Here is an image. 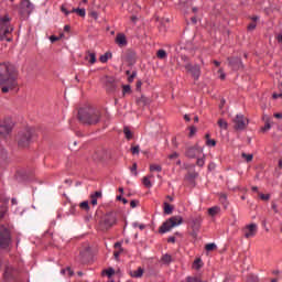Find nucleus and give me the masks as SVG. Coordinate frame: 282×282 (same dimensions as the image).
Instances as JSON below:
<instances>
[{
    "mask_svg": "<svg viewBox=\"0 0 282 282\" xmlns=\"http://www.w3.org/2000/svg\"><path fill=\"white\" fill-rule=\"evenodd\" d=\"M19 70L17 66L10 62L0 63V89L2 94H8L19 87Z\"/></svg>",
    "mask_w": 282,
    "mask_h": 282,
    "instance_id": "obj_1",
    "label": "nucleus"
},
{
    "mask_svg": "<svg viewBox=\"0 0 282 282\" xmlns=\"http://www.w3.org/2000/svg\"><path fill=\"white\" fill-rule=\"evenodd\" d=\"M77 118L82 124L89 127L98 124L102 120V112L99 109L86 107L78 110Z\"/></svg>",
    "mask_w": 282,
    "mask_h": 282,
    "instance_id": "obj_2",
    "label": "nucleus"
},
{
    "mask_svg": "<svg viewBox=\"0 0 282 282\" xmlns=\"http://www.w3.org/2000/svg\"><path fill=\"white\" fill-rule=\"evenodd\" d=\"M34 140V130L26 128L18 133L17 141L20 149H25Z\"/></svg>",
    "mask_w": 282,
    "mask_h": 282,
    "instance_id": "obj_3",
    "label": "nucleus"
},
{
    "mask_svg": "<svg viewBox=\"0 0 282 282\" xmlns=\"http://www.w3.org/2000/svg\"><path fill=\"white\" fill-rule=\"evenodd\" d=\"M184 223V218L182 216H172L162 226L159 228V232L164 235L165 232H171L173 228H177V226H182Z\"/></svg>",
    "mask_w": 282,
    "mask_h": 282,
    "instance_id": "obj_4",
    "label": "nucleus"
},
{
    "mask_svg": "<svg viewBox=\"0 0 282 282\" xmlns=\"http://www.w3.org/2000/svg\"><path fill=\"white\" fill-rule=\"evenodd\" d=\"M117 223H118V216L116 215V213L110 212L100 218L99 228L100 230H109V228H112V226H116Z\"/></svg>",
    "mask_w": 282,
    "mask_h": 282,
    "instance_id": "obj_5",
    "label": "nucleus"
},
{
    "mask_svg": "<svg viewBox=\"0 0 282 282\" xmlns=\"http://www.w3.org/2000/svg\"><path fill=\"white\" fill-rule=\"evenodd\" d=\"M13 31L14 28L10 25V17H0V41L6 40V36H8V34L12 33Z\"/></svg>",
    "mask_w": 282,
    "mask_h": 282,
    "instance_id": "obj_6",
    "label": "nucleus"
},
{
    "mask_svg": "<svg viewBox=\"0 0 282 282\" xmlns=\"http://www.w3.org/2000/svg\"><path fill=\"white\" fill-rule=\"evenodd\" d=\"M10 243H12V235L10 234V229L6 226H0V248L6 250L10 248Z\"/></svg>",
    "mask_w": 282,
    "mask_h": 282,
    "instance_id": "obj_7",
    "label": "nucleus"
},
{
    "mask_svg": "<svg viewBox=\"0 0 282 282\" xmlns=\"http://www.w3.org/2000/svg\"><path fill=\"white\" fill-rule=\"evenodd\" d=\"M257 232H259V226L254 223L241 228V234L245 239H252L253 237H257Z\"/></svg>",
    "mask_w": 282,
    "mask_h": 282,
    "instance_id": "obj_8",
    "label": "nucleus"
},
{
    "mask_svg": "<svg viewBox=\"0 0 282 282\" xmlns=\"http://www.w3.org/2000/svg\"><path fill=\"white\" fill-rule=\"evenodd\" d=\"M234 129L236 131H243L249 124L248 118H246L243 115H237L234 120Z\"/></svg>",
    "mask_w": 282,
    "mask_h": 282,
    "instance_id": "obj_9",
    "label": "nucleus"
},
{
    "mask_svg": "<svg viewBox=\"0 0 282 282\" xmlns=\"http://www.w3.org/2000/svg\"><path fill=\"white\" fill-rule=\"evenodd\" d=\"M185 69L186 72H188V74H191L194 80H199V76H202V67L199 66V64L193 65L191 63H187L185 64Z\"/></svg>",
    "mask_w": 282,
    "mask_h": 282,
    "instance_id": "obj_10",
    "label": "nucleus"
},
{
    "mask_svg": "<svg viewBox=\"0 0 282 282\" xmlns=\"http://www.w3.org/2000/svg\"><path fill=\"white\" fill-rule=\"evenodd\" d=\"M12 129H14V123H12V121H3L0 124V135L2 138H8V135L12 133Z\"/></svg>",
    "mask_w": 282,
    "mask_h": 282,
    "instance_id": "obj_11",
    "label": "nucleus"
},
{
    "mask_svg": "<svg viewBox=\"0 0 282 282\" xmlns=\"http://www.w3.org/2000/svg\"><path fill=\"white\" fill-rule=\"evenodd\" d=\"M102 85L106 87L107 91H116V78L112 76H104L101 78Z\"/></svg>",
    "mask_w": 282,
    "mask_h": 282,
    "instance_id": "obj_12",
    "label": "nucleus"
},
{
    "mask_svg": "<svg viewBox=\"0 0 282 282\" xmlns=\"http://www.w3.org/2000/svg\"><path fill=\"white\" fill-rule=\"evenodd\" d=\"M32 12H34V4L30 0H23L21 2L20 13L30 15Z\"/></svg>",
    "mask_w": 282,
    "mask_h": 282,
    "instance_id": "obj_13",
    "label": "nucleus"
},
{
    "mask_svg": "<svg viewBox=\"0 0 282 282\" xmlns=\"http://www.w3.org/2000/svg\"><path fill=\"white\" fill-rule=\"evenodd\" d=\"M227 61L229 63V67H231L234 72H238V69L243 67V62H241V58L239 57H228Z\"/></svg>",
    "mask_w": 282,
    "mask_h": 282,
    "instance_id": "obj_14",
    "label": "nucleus"
},
{
    "mask_svg": "<svg viewBox=\"0 0 282 282\" xmlns=\"http://www.w3.org/2000/svg\"><path fill=\"white\" fill-rule=\"evenodd\" d=\"M89 257H91V253L89 247H87L85 250L79 252V256L76 258V261H78V263H88Z\"/></svg>",
    "mask_w": 282,
    "mask_h": 282,
    "instance_id": "obj_15",
    "label": "nucleus"
},
{
    "mask_svg": "<svg viewBox=\"0 0 282 282\" xmlns=\"http://www.w3.org/2000/svg\"><path fill=\"white\" fill-rule=\"evenodd\" d=\"M192 230H199L202 228V216H195L191 218Z\"/></svg>",
    "mask_w": 282,
    "mask_h": 282,
    "instance_id": "obj_16",
    "label": "nucleus"
},
{
    "mask_svg": "<svg viewBox=\"0 0 282 282\" xmlns=\"http://www.w3.org/2000/svg\"><path fill=\"white\" fill-rule=\"evenodd\" d=\"M115 43L119 45V47H127V35L123 33H118Z\"/></svg>",
    "mask_w": 282,
    "mask_h": 282,
    "instance_id": "obj_17",
    "label": "nucleus"
},
{
    "mask_svg": "<svg viewBox=\"0 0 282 282\" xmlns=\"http://www.w3.org/2000/svg\"><path fill=\"white\" fill-rule=\"evenodd\" d=\"M85 61H88L90 65H94L96 63V53L90 51L86 52Z\"/></svg>",
    "mask_w": 282,
    "mask_h": 282,
    "instance_id": "obj_18",
    "label": "nucleus"
},
{
    "mask_svg": "<svg viewBox=\"0 0 282 282\" xmlns=\"http://www.w3.org/2000/svg\"><path fill=\"white\" fill-rule=\"evenodd\" d=\"M185 156L189 158L192 160L197 158V150H196V148H187V150L185 151Z\"/></svg>",
    "mask_w": 282,
    "mask_h": 282,
    "instance_id": "obj_19",
    "label": "nucleus"
},
{
    "mask_svg": "<svg viewBox=\"0 0 282 282\" xmlns=\"http://www.w3.org/2000/svg\"><path fill=\"white\" fill-rule=\"evenodd\" d=\"M143 274H144V269H142L141 267H139L138 270L130 272V275L133 279H140V278H142Z\"/></svg>",
    "mask_w": 282,
    "mask_h": 282,
    "instance_id": "obj_20",
    "label": "nucleus"
},
{
    "mask_svg": "<svg viewBox=\"0 0 282 282\" xmlns=\"http://www.w3.org/2000/svg\"><path fill=\"white\" fill-rule=\"evenodd\" d=\"M138 105H141L142 107H147V105H151V99L147 96H141L139 99H137Z\"/></svg>",
    "mask_w": 282,
    "mask_h": 282,
    "instance_id": "obj_21",
    "label": "nucleus"
},
{
    "mask_svg": "<svg viewBox=\"0 0 282 282\" xmlns=\"http://www.w3.org/2000/svg\"><path fill=\"white\" fill-rule=\"evenodd\" d=\"M161 262H163L164 265H170L171 263H173V257L169 253H165L161 257Z\"/></svg>",
    "mask_w": 282,
    "mask_h": 282,
    "instance_id": "obj_22",
    "label": "nucleus"
},
{
    "mask_svg": "<svg viewBox=\"0 0 282 282\" xmlns=\"http://www.w3.org/2000/svg\"><path fill=\"white\" fill-rule=\"evenodd\" d=\"M163 210L165 215H173V205L169 203H163Z\"/></svg>",
    "mask_w": 282,
    "mask_h": 282,
    "instance_id": "obj_23",
    "label": "nucleus"
},
{
    "mask_svg": "<svg viewBox=\"0 0 282 282\" xmlns=\"http://www.w3.org/2000/svg\"><path fill=\"white\" fill-rule=\"evenodd\" d=\"M123 133H124V138L127 140H132L133 139V132H131V129L129 127H124L123 128Z\"/></svg>",
    "mask_w": 282,
    "mask_h": 282,
    "instance_id": "obj_24",
    "label": "nucleus"
},
{
    "mask_svg": "<svg viewBox=\"0 0 282 282\" xmlns=\"http://www.w3.org/2000/svg\"><path fill=\"white\" fill-rule=\"evenodd\" d=\"M203 267H204V262H202L199 258H197L193 263L194 270H202Z\"/></svg>",
    "mask_w": 282,
    "mask_h": 282,
    "instance_id": "obj_25",
    "label": "nucleus"
},
{
    "mask_svg": "<svg viewBox=\"0 0 282 282\" xmlns=\"http://www.w3.org/2000/svg\"><path fill=\"white\" fill-rule=\"evenodd\" d=\"M263 120H265V124L262 128V131H270V129H272V126L270 124V117L265 116Z\"/></svg>",
    "mask_w": 282,
    "mask_h": 282,
    "instance_id": "obj_26",
    "label": "nucleus"
},
{
    "mask_svg": "<svg viewBox=\"0 0 282 282\" xmlns=\"http://www.w3.org/2000/svg\"><path fill=\"white\" fill-rule=\"evenodd\" d=\"M142 184L145 186V188H151L153 186V183H151L149 176H144L142 178Z\"/></svg>",
    "mask_w": 282,
    "mask_h": 282,
    "instance_id": "obj_27",
    "label": "nucleus"
},
{
    "mask_svg": "<svg viewBox=\"0 0 282 282\" xmlns=\"http://www.w3.org/2000/svg\"><path fill=\"white\" fill-rule=\"evenodd\" d=\"M111 56H112L111 53L107 52L99 57V61H100V63H107V61H109V58H111Z\"/></svg>",
    "mask_w": 282,
    "mask_h": 282,
    "instance_id": "obj_28",
    "label": "nucleus"
},
{
    "mask_svg": "<svg viewBox=\"0 0 282 282\" xmlns=\"http://www.w3.org/2000/svg\"><path fill=\"white\" fill-rule=\"evenodd\" d=\"M150 171L151 172H156V173H162V165L151 164L150 165Z\"/></svg>",
    "mask_w": 282,
    "mask_h": 282,
    "instance_id": "obj_29",
    "label": "nucleus"
},
{
    "mask_svg": "<svg viewBox=\"0 0 282 282\" xmlns=\"http://www.w3.org/2000/svg\"><path fill=\"white\" fill-rule=\"evenodd\" d=\"M156 56H158V58H160L161 61H164V58H166V56H167L166 51H164V50H159V51L156 52Z\"/></svg>",
    "mask_w": 282,
    "mask_h": 282,
    "instance_id": "obj_30",
    "label": "nucleus"
},
{
    "mask_svg": "<svg viewBox=\"0 0 282 282\" xmlns=\"http://www.w3.org/2000/svg\"><path fill=\"white\" fill-rule=\"evenodd\" d=\"M205 250H207V252H213V250H217V245H215V242L207 243Z\"/></svg>",
    "mask_w": 282,
    "mask_h": 282,
    "instance_id": "obj_31",
    "label": "nucleus"
},
{
    "mask_svg": "<svg viewBox=\"0 0 282 282\" xmlns=\"http://www.w3.org/2000/svg\"><path fill=\"white\" fill-rule=\"evenodd\" d=\"M104 273L108 276V279H111L116 274V270H113V268H109L108 270H105Z\"/></svg>",
    "mask_w": 282,
    "mask_h": 282,
    "instance_id": "obj_32",
    "label": "nucleus"
},
{
    "mask_svg": "<svg viewBox=\"0 0 282 282\" xmlns=\"http://www.w3.org/2000/svg\"><path fill=\"white\" fill-rule=\"evenodd\" d=\"M218 127L220 128V129H228V122L226 121V120H224V119H219L218 120Z\"/></svg>",
    "mask_w": 282,
    "mask_h": 282,
    "instance_id": "obj_33",
    "label": "nucleus"
},
{
    "mask_svg": "<svg viewBox=\"0 0 282 282\" xmlns=\"http://www.w3.org/2000/svg\"><path fill=\"white\" fill-rule=\"evenodd\" d=\"M79 208H82V210H86L89 212V202L84 200L79 204Z\"/></svg>",
    "mask_w": 282,
    "mask_h": 282,
    "instance_id": "obj_34",
    "label": "nucleus"
},
{
    "mask_svg": "<svg viewBox=\"0 0 282 282\" xmlns=\"http://www.w3.org/2000/svg\"><path fill=\"white\" fill-rule=\"evenodd\" d=\"M72 12H76V14H78L79 17H83V18H85V15L87 14L85 9H73Z\"/></svg>",
    "mask_w": 282,
    "mask_h": 282,
    "instance_id": "obj_35",
    "label": "nucleus"
},
{
    "mask_svg": "<svg viewBox=\"0 0 282 282\" xmlns=\"http://www.w3.org/2000/svg\"><path fill=\"white\" fill-rule=\"evenodd\" d=\"M219 213V207H212L208 209V214L212 216V217H215V215H217Z\"/></svg>",
    "mask_w": 282,
    "mask_h": 282,
    "instance_id": "obj_36",
    "label": "nucleus"
},
{
    "mask_svg": "<svg viewBox=\"0 0 282 282\" xmlns=\"http://www.w3.org/2000/svg\"><path fill=\"white\" fill-rule=\"evenodd\" d=\"M62 274H67L68 276H74V271L72 268L62 269Z\"/></svg>",
    "mask_w": 282,
    "mask_h": 282,
    "instance_id": "obj_37",
    "label": "nucleus"
},
{
    "mask_svg": "<svg viewBox=\"0 0 282 282\" xmlns=\"http://www.w3.org/2000/svg\"><path fill=\"white\" fill-rule=\"evenodd\" d=\"M241 156L243 158V160H246V162H252V159L254 158V155L247 154L246 152H243Z\"/></svg>",
    "mask_w": 282,
    "mask_h": 282,
    "instance_id": "obj_38",
    "label": "nucleus"
},
{
    "mask_svg": "<svg viewBox=\"0 0 282 282\" xmlns=\"http://www.w3.org/2000/svg\"><path fill=\"white\" fill-rule=\"evenodd\" d=\"M61 12H63L66 17H68V14H72V11L67 10V7L65 4L61 6Z\"/></svg>",
    "mask_w": 282,
    "mask_h": 282,
    "instance_id": "obj_39",
    "label": "nucleus"
},
{
    "mask_svg": "<svg viewBox=\"0 0 282 282\" xmlns=\"http://www.w3.org/2000/svg\"><path fill=\"white\" fill-rule=\"evenodd\" d=\"M132 155H139L140 154V145H135L131 148Z\"/></svg>",
    "mask_w": 282,
    "mask_h": 282,
    "instance_id": "obj_40",
    "label": "nucleus"
},
{
    "mask_svg": "<svg viewBox=\"0 0 282 282\" xmlns=\"http://www.w3.org/2000/svg\"><path fill=\"white\" fill-rule=\"evenodd\" d=\"M131 173H133L135 176H138V163H133L130 167Z\"/></svg>",
    "mask_w": 282,
    "mask_h": 282,
    "instance_id": "obj_41",
    "label": "nucleus"
},
{
    "mask_svg": "<svg viewBox=\"0 0 282 282\" xmlns=\"http://www.w3.org/2000/svg\"><path fill=\"white\" fill-rule=\"evenodd\" d=\"M206 144L207 147H217V141H215V139H208Z\"/></svg>",
    "mask_w": 282,
    "mask_h": 282,
    "instance_id": "obj_42",
    "label": "nucleus"
},
{
    "mask_svg": "<svg viewBox=\"0 0 282 282\" xmlns=\"http://www.w3.org/2000/svg\"><path fill=\"white\" fill-rule=\"evenodd\" d=\"M220 80H226V73H224V68L218 69Z\"/></svg>",
    "mask_w": 282,
    "mask_h": 282,
    "instance_id": "obj_43",
    "label": "nucleus"
},
{
    "mask_svg": "<svg viewBox=\"0 0 282 282\" xmlns=\"http://www.w3.org/2000/svg\"><path fill=\"white\" fill-rule=\"evenodd\" d=\"M195 133H197V128L195 126H192L189 128V138H193V135H195Z\"/></svg>",
    "mask_w": 282,
    "mask_h": 282,
    "instance_id": "obj_44",
    "label": "nucleus"
},
{
    "mask_svg": "<svg viewBox=\"0 0 282 282\" xmlns=\"http://www.w3.org/2000/svg\"><path fill=\"white\" fill-rule=\"evenodd\" d=\"M122 91H123V95L124 94H131V86L130 85H124Z\"/></svg>",
    "mask_w": 282,
    "mask_h": 282,
    "instance_id": "obj_45",
    "label": "nucleus"
},
{
    "mask_svg": "<svg viewBox=\"0 0 282 282\" xmlns=\"http://www.w3.org/2000/svg\"><path fill=\"white\" fill-rule=\"evenodd\" d=\"M178 158H180V153H177V152H174L169 155V160H177Z\"/></svg>",
    "mask_w": 282,
    "mask_h": 282,
    "instance_id": "obj_46",
    "label": "nucleus"
},
{
    "mask_svg": "<svg viewBox=\"0 0 282 282\" xmlns=\"http://www.w3.org/2000/svg\"><path fill=\"white\" fill-rule=\"evenodd\" d=\"M260 199L268 202L270 199V194H260Z\"/></svg>",
    "mask_w": 282,
    "mask_h": 282,
    "instance_id": "obj_47",
    "label": "nucleus"
},
{
    "mask_svg": "<svg viewBox=\"0 0 282 282\" xmlns=\"http://www.w3.org/2000/svg\"><path fill=\"white\" fill-rule=\"evenodd\" d=\"M135 76H138L137 72H132V74L128 77V82L129 83H133V78H135Z\"/></svg>",
    "mask_w": 282,
    "mask_h": 282,
    "instance_id": "obj_48",
    "label": "nucleus"
},
{
    "mask_svg": "<svg viewBox=\"0 0 282 282\" xmlns=\"http://www.w3.org/2000/svg\"><path fill=\"white\" fill-rule=\"evenodd\" d=\"M196 164H197V166H204V164H206V161H204V159H197V161H196Z\"/></svg>",
    "mask_w": 282,
    "mask_h": 282,
    "instance_id": "obj_49",
    "label": "nucleus"
},
{
    "mask_svg": "<svg viewBox=\"0 0 282 282\" xmlns=\"http://www.w3.org/2000/svg\"><path fill=\"white\" fill-rule=\"evenodd\" d=\"M90 204H93V206H97L98 205V198H95L93 195H90Z\"/></svg>",
    "mask_w": 282,
    "mask_h": 282,
    "instance_id": "obj_50",
    "label": "nucleus"
},
{
    "mask_svg": "<svg viewBox=\"0 0 282 282\" xmlns=\"http://www.w3.org/2000/svg\"><path fill=\"white\" fill-rule=\"evenodd\" d=\"M138 204H140V200H131V202H130L131 208H137V207H138Z\"/></svg>",
    "mask_w": 282,
    "mask_h": 282,
    "instance_id": "obj_51",
    "label": "nucleus"
},
{
    "mask_svg": "<svg viewBox=\"0 0 282 282\" xmlns=\"http://www.w3.org/2000/svg\"><path fill=\"white\" fill-rule=\"evenodd\" d=\"M91 196L98 199L102 197V192H95L94 194H91Z\"/></svg>",
    "mask_w": 282,
    "mask_h": 282,
    "instance_id": "obj_52",
    "label": "nucleus"
},
{
    "mask_svg": "<svg viewBox=\"0 0 282 282\" xmlns=\"http://www.w3.org/2000/svg\"><path fill=\"white\" fill-rule=\"evenodd\" d=\"M120 254H122V251H121V250L115 251V252H113L115 259H116V260L120 259Z\"/></svg>",
    "mask_w": 282,
    "mask_h": 282,
    "instance_id": "obj_53",
    "label": "nucleus"
},
{
    "mask_svg": "<svg viewBox=\"0 0 282 282\" xmlns=\"http://www.w3.org/2000/svg\"><path fill=\"white\" fill-rule=\"evenodd\" d=\"M247 282H259L257 280V278L254 275H250L248 279H247Z\"/></svg>",
    "mask_w": 282,
    "mask_h": 282,
    "instance_id": "obj_54",
    "label": "nucleus"
},
{
    "mask_svg": "<svg viewBox=\"0 0 282 282\" xmlns=\"http://www.w3.org/2000/svg\"><path fill=\"white\" fill-rule=\"evenodd\" d=\"M58 36H56V35H51L50 36V41H51V43H56V41H58Z\"/></svg>",
    "mask_w": 282,
    "mask_h": 282,
    "instance_id": "obj_55",
    "label": "nucleus"
},
{
    "mask_svg": "<svg viewBox=\"0 0 282 282\" xmlns=\"http://www.w3.org/2000/svg\"><path fill=\"white\" fill-rule=\"evenodd\" d=\"M181 59L183 61V63H185V65H187V63H191V62H188V56H186V55H182Z\"/></svg>",
    "mask_w": 282,
    "mask_h": 282,
    "instance_id": "obj_56",
    "label": "nucleus"
},
{
    "mask_svg": "<svg viewBox=\"0 0 282 282\" xmlns=\"http://www.w3.org/2000/svg\"><path fill=\"white\" fill-rule=\"evenodd\" d=\"M176 239L175 236H171L167 238V243H175Z\"/></svg>",
    "mask_w": 282,
    "mask_h": 282,
    "instance_id": "obj_57",
    "label": "nucleus"
},
{
    "mask_svg": "<svg viewBox=\"0 0 282 282\" xmlns=\"http://www.w3.org/2000/svg\"><path fill=\"white\" fill-rule=\"evenodd\" d=\"M118 202H123V204H128L129 200L122 196H117Z\"/></svg>",
    "mask_w": 282,
    "mask_h": 282,
    "instance_id": "obj_58",
    "label": "nucleus"
},
{
    "mask_svg": "<svg viewBox=\"0 0 282 282\" xmlns=\"http://www.w3.org/2000/svg\"><path fill=\"white\" fill-rule=\"evenodd\" d=\"M278 43H280V45H282V33H279L276 36H275Z\"/></svg>",
    "mask_w": 282,
    "mask_h": 282,
    "instance_id": "obj_59",
    "label": "nucleus"
},
{
    "mask_svg": "<svg viewBox=\"0 0 282 282\" xmlns=\"http://www.w3.org/2000/svg\"><path fill=\"white\" fill-rule=\"evenodd\" d=\"M115 248H118L121 252L123 251L122 249V242H116Z\"/></svg>",
    "mask_w": 282,
    "mask_h": 282,
    "instance_id": "obj_60",
    "label": "nucleus"
},
{
    "mask_svg": "<svg viewBox=\"0 0 282 282\" xmlns=\"http://www.w3.org/2000/svg\"><path fill=\"white\" fill-rule=\"evenodd\" d=\"M257 24L256 23H251L248 25V30H256Z\"/></svg>",
    "mask_w": 282,
    "mask_h": 282,
    "instance_id": "obj_61",
    "label": "nucleus"
},
{
    "mask_svg": "<svg viewBox=\"0 0 282 282\" xmlns=\"http://www.w3.org/2000/svg\"><path fill=\"white\" fill-rule=\"evenodd\" d=\"M273 116H274V118H278L279 120H281V118H282V113L281 112H276Z\"/></svg>",
    "mask_w": 282,
    "mask_h": 282,
    "instance_id": "obj_62",
    "label": "nucleus"
},
{
    "mask_svg": "<svg viewBox=\"0 0 282 282\" xmlns=\"http://www.w3.org/2000/svg\"><path fill=\"white\" fill-rule=\"evenodd\" d=\"M228 199V197L226 196V194H223L221 196H220V200L221 202H226Z\"/></svg>",
    "mask_w": 282,
    "mask_h": 282,
    "instance_id": "obj_63",
    "label": "nucleus"
},
{
    "mask_svg": "<svg viewBox=\"0 0 282 282\" xmlns=\"http://www.w3.org/2000/svg\"><path fill=\"white\" fill-rule=\"evenodd\" d=\"M273 98L276 100V98H282V94H273Z\"/></svg>",
    "mask_w": 282,
    "mask_h": 282,
    "instance_id": "obj_64",
    "label": "nucleus"
}]
</instances>
